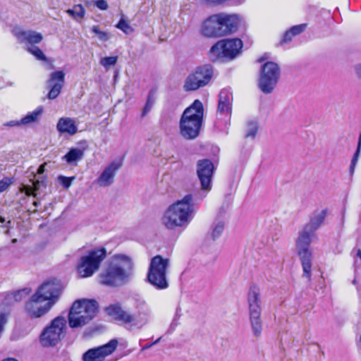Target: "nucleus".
Masks as SVG:
<instances>
[{"label": "nucleus", "mask_w": 361, "mask_h": 361, "mask_svg": "<svg viewBox=\"0 0 361 361\" xmlns=\"http://www.w3.org/2000/svg\"><path fill=\"white\" fill-rule=\"evenodd\" d=\"M136 309L137 312L132 314L119 305H111L106 308V312L115 320L123 324L128 330L133 331L141 329L148 324L152 315L151 308L143 300L137 302Z\"/></svg>", "instance_id": "obj_1"}, {"label": "nucleus", "mask_w": 361, "mask_h": 361, "mask_svg": "<svg viewBox=\"0 0 361 361\" xmlns=\"http://www.w3.org/2000/svg\"><path fill=\"white\" fill-rule=\"evenodd\" d=\"M133 267L130 257L123 254L114 255L99 274L100 283L112 287L122 286L129 280Z\"/></svg>", "instance_id": "obj_2"}, {"label": "nucleus", "mask_w": 361, "mask_h": 361, "mask_svg": "<svg viewBox=\"0 0 361 361\" xmlns=\"http://www.w3.org/2000/svg\"><path fill=\"white\" fill-rule=\"evenodd\" d=\"M194 212L193 196L188 194L165 211L161 218V223L166 228L171 230L183 226L191 220Z\"/></svg>", "instance_id": "obj_3"}, {"label": "nucleus", "mask_w": 361, "mask_h": 361, "mask_svg": "<svg viewBox=\"0 0 361 361\" xmlns=\"http://www.w3.org/2000/svg\"><path fill=\"white\" fill-rule=\"evenodd\" d=\"M239 23L240 19L236 15H213L204 21L201 33L207 37H219L235 31Z\"/></svg>", "instance_id": "obj_4"}, {"label": "nucleus", "mask_w": 361, "mask_h": 361, "mask_svg": "<svg viewBox=\"0 0 361 361\" xmlns=\"http://www.w3.org/2000/svg\"><path fill=\"white\" fill-rule=\"evenodd\" d=\"M204 108L202 103L196 99L183 113L180 120V133L186 140L196 138L202 125Z\"/></svg>", "instance_id": "obj_5"}, {"label": "nucleus", "mask_w": 361, "mask_h": 361, "mask_svg": "<svg viewBox=\"0 0 361 361\" xmlns=\"http://www.w3.org/2000/svg\"><path fill=\"white\" fill-rule=\"evenodd\" d=\"M98 304L94 300H75L68 312V322L71 329L81 328L89 324L96 316Z\"/></svg>", "instance_id": "obj_6"}, {"label": "nucleus", "mask_w": 361, "mask_h": 361, "mask_svg": "<svg viewBox=\"0 0 361 361\" xmlns=\"http://www.w3.org/2000/svg\"><path fill=\"white\" fill-rule=\"evenodd\" d=\"M247 305L249 313V322L251 326L252 335L255 338L261 336L263 324L261 318L262 314V300L261 292L259 287L252 286L247 293Z\"/></svg>", "instance_id": "obj_7"}, {"label": "nucleus", "mask_w": 361, "mask_h": 361, "mask_svg": "<svg viewBox=\"0 0 361 361\" xmlns=\"http://www.w3.org/2000/svg\"><path fill=\"white\" fill-rule=\"evenodd\" d=\"M170 260L158 255L151 259L147 271V281L158 290L166 289L169 286L167 270Z\"/></svg>", "instance_id": "obj_8"}, {"label": "nucleus", "mask_w": 361, "mask_h": 361, "mask_svg": "<svg viewBox=\"0 0 361 361\" xmlns=\"http://www.w3.org/2000/svg\"><path fill=\"white\" fill-rule=\"evenodd\" d=\"M314 233L306 229L305 227L299 232L296 240V250L301 261L303 276L311 281V269L312 254L310 246L312 240Z\"/></svg>", "instance_id": "obj_9"}, {"label": "nucleus", "mask_w": 361, "mask_h": 361, "mask_svg": "<svg viewBox=\"0 0 361 361\" xmlns=\"http://www.w3.org/2000/svg\"><path fill=\"white\" fill-rule=\"evenodd\" d=\"M243 42L239 38L224 39L214 44L209 51V56L212 61L222 59H233L240 52Z\"/></svg>", "instance_id": "obj_10"}, {"label": "nucleus", "mask_w": 361, "mask_h": 361, "mask_svg": "<svg viewBox=\"0 0 361 361\" xmlns=\"http://www.w3.org/2000/svg\"><path fill=\"white\" fill-rule=\"evenodd\" d=\"M67 320L64 317L54 318L40 335V342L44 347L54 346L66 336Z\"/></svg>", "instance_id": "obj_11"}, {"label": "nucleus", "mask_w": 361, "mask_h": 361, "mask_svg": "<svg viewBox=\"0 0 361 361\" xmlns=\"http://www.w3.org/2000/svg\"><path fill=\"white\" fill-rule=\"evenodd\" d=\"M106 255L104 247L96 248L89 251L87 255L82 256L77 266L78 274L82 277H90L96 272Z\"/></svg>", "instance_id": "obj_12"}, {"label": "nucleus", "mask_w": 361, "mask_h": 361, "mask_svg": "<svg viewBox=\"0 0 361 361\" xmlns=\"http://www.w3.org/2000/svg\"><path fill=\"white\" fill-rule=\"evenodd\" d=\"M213 76V69L210 65L199 66L185 78L183 90L185 92L195 91L207 85Z\"/></svg>", "instance_id": "obj_13"}, {"label": "nucleus", "mask_w": 361, "mask_h": 361, "mask_svg": "<svg viewBox=\"0 0 361 361\" xmlns=\"http://www.w3.org/2000/svg\"><path fill=\"white\" fill-rule=\"evenodd\" d=\"M280 76V68L274 62L265 63L261 68L258 86L264 94H270L275 88Z\"/></svg>", "instance_id": "obj_14"}, {"label": "nucleus", "mask_w": 361, "mask_h": 361, "mask_svg": "<svg viewBox=\"0 0 361 361\" xmlns=\"http://www.w3.org/2000/svg\"><path fill=\"white\" fill-rule=\"evenodd\" d=\"M63 290L61 281L56 279H51L43 282L35 293L53 307L59 300Z\"/></svg>", "instance_id": "obj_15"}, {"label": "nucleus", "mask_w": 361, "mask_h": 361, "mask_svg": "<svg viewBox=\"0 0 361 361\" xmlns=\"http://www.w3.org/2000/svg\"><path fill=\"white\" fill-rule=\"evenodd\" d=\"M118 345V340L114 338L106 344L90 348L82 354V360L104 361L106 357L112 355L116 351Z\"/></svg>", "instance_id": "obj_16"}, {"label": "nucleus", "mask_w": 361, "mask_h": 361, "mask_svg": "<svg viewBox=\"0 0 361 361\" xmlns=\"http://www.w3.org/2000/svg\"><path fill=\"white\" fill-rule=\"evenodd\" d=\"M214 170V164L209 159H201L197 163V174L201 183V188L205 192L203 197L212 189V178Z\"/></svg>", "instance_id": "obj_17"}, {"label": "nucleus", "mask_w": 361, "mask_h": 361, "mask_svg": "<svg viewBox=\"0 0 361 361\" xmlns=\"http://www.w3.org/2000/svg\"><path fill=\"white\" fill-rule=\"evenodd\" d=\"M44 302L35 293H34L29 301L25 305V310L31 316V317H40L47 314L52 307L47 302L44 305L42 303Z\"/></svg>", "instance_id": "obj_18"}, {"label": "nucleus", "mask_w": 361, "mask_h": 361, "mask_svg": "<svg viewBox=\"0 0 361 361\" xmlns=\"http://www.w3.org/2000/svg\"><path fill=\"white\" fill-rule=\"evenodd\" d=\"M65 82V73L63 71H58L50 74L49 79L47 81V86L49 89L48 98L56 99L61 92Z\"/></svg>", "instance_id": "obj_19"}, {"label": "nucleus", "mask_w": 361, "mask_h": 361, "mask_svg": "<svg viewBox=\"0 0 361 361\" xmlns=\"http://www.w3.org/2000/svg\"><path fill=\"white\" fill-rule=\"evenodd\" d=\"M13 33L20 43L25 44L27 47L34 46L42 42L43 37L39 32L34 30H24L20 27H16Z\"/></svg>", "instance_id": "obj_20"}, {"label": "nucleus", "mask_w": 361, "mask_h": 361, "mask_svg": "<svg viewBox=\"0 0 361 361\" xmlns=\"http://www.w3.org/2000/svg\"><path fill=\"white\" fill-rule=\"evenodd\" d=\"M121 166V164L114 161L104 169L97 179V183L102 187H106L114 183L116 171Z\"/></svg>", "instance_id": "obj_21"}, {"label": "nucleus", "mask_w": 361, "mask_h": 361, "mask_svg": "<svg viewBox=\"0 0 361 361\" xmlns=\"http://www.w3.org/2000/svg\"><path fill=\"white\" fill-rule=\"evenodd\" d=\"M232 101L233 94L230 90H222L219 94L218 112L221 114H230L231 112Z\"/></svg>", "instance_id": "obj_22"}, {"label": "nucleus", "mask_w": 361, "mask_h": 361, "mask_svg": "<svg viewBox=\"0 0 361 361\" xmlns=\"http://www.w3.org/2000/svg\"><path fill=\"white\" fill-rule=\"evenodd\" d=\"M57 130L61 134L73 135L78 132V127L73 118L62 117L59 118L56 125Z\"/></svg>", "instance_id": "obj_23"}, {"label": "nucleus", "mask_w": 361, "mask_h": 361, "mask_svg": "<svg viewBox=\"0 0 361 361\" xmlns=\"http://www.w3.org/2000/svg\"><path fill=\"white\" fill-rule=\"evenodd\" d=\"M327 214L326 209H323L320 212H314L310 217V221L307 223L304 227L309 230L310 232H314L321 226L324 223Z\"/></svg>", "instance_id": "obj_24"}, {"label": "nucleus", "mask_w": 361, "mask_h": 361, "mask_svg": "<svg viewBox=\"0 0 361 361\" xmlns=\"http://www.w3.org/2000/svg\"><path fill=\"white\" fill-rule=\"evenodd\" d=\"M44 108L42 106H38L35 110L28 113L26 116L20 120L22 126L32 124L37 121L39 117L42 114Z\"/></svg>", "instance_id": "obj_25"}, {"label": "nucleus", "mask_w": 361, "mask_h": 361, "mask_svg": "<svg viewBox=\"0 0 361 361\" xmlns=\"http://www.w3.org/2000/svg\"><path fill=\"white\" fill-rule=\"evenodd\" d=\"M84 157V149L80 148H71L68 153L64 155L63 159L68 164H73L74 162L80 161Z\"/></svg>", "instance_id": "obj_26"}, {"label": "nucleus", "mask_w": 361, "mask_h": 361, "mask_svg": "<svg viewBox=\"0 0 361 361\" xmlns=\"http://www.w3.org/2000/svg\"><path fill=\"white\" fill-rule=\"evenodd\" d=\"M225 224L223 221L217 220L214 222L211 236L213 240L218 239L224 231Z\"/></svg>", "instance_id": "obj_27"}, {"label": "nucleus", "mask_w": 361, "mask_h": 361, "mask_svg": "<svg viewBox=\"0 0 361 361\" xmlns=\"http://www.w3.org/2000/svg\"><path fill=\"white\" fill-rule=\"evenodd\" d=\"M67 13L74 19L83 18L85 14V10L81 4L75 5L73 8L68 9Z\"/></svg>", "instance_id": "obj_28"}, {"label": "nucleus", "mask_w": 361, "mask_h": 361, "mask_svg": "<svg viewBox=\"0 0 361 361\" xmlns=\"http://www.w3.org/2000/svg\"><path fill=\"white\" fill-rule=\"evenodd\" d=\"M258 130V125L256 121H250L247 124L245 137L246 138L254 139Z\"/></svg>", "instance_id": "obj_29"}, {"label": "nucleus", "mask_w": 361, "mask_h": 361, "mask_svg": "<svg viewBox=\"0 0 361 361\" xmlns=\"http://www.w3.org/2000/svg\"><path fill=\"white\" fill-rule=\"evenodd\" d=\"M154 92L150 91L148 94L147 102L142 109L141 116L145 117L152 109L154 104Z\"/></svg>", "instance_id": "obj_30"}, {"label": "nucleus", "mask_w": 361, "mask_h": 361, "mask_svg": "<svg viewBox=\"0 0 361 361\" xmlns=\"http://www.w3.org/2000/svg\"><path fill=\"white\" fill-rule=\"evenodd\" d=\"M27 50L39 61H47L48 59L43 51L36 46L27 47Z\"/></svg>", "instance_id": "obj_31"}, {"label": "nucleus", "mask_w": 361, "mask_h": 361, "mask_svg": "<svg viewBox=\"0 0 361 361\" xmlns=\"http://www.w3.org/2000/svg\"><path fill=\"white\" fill-rule=\"evenodd\" d=\"M118 61V56H109L102 58L100 64L106 69L109 70L111 66H114Z\"/></svg>", "instance_id": "obj_32"}, {"label": "nucleus", "mask_w": 361, "mask_h": 361, "mask_svg": "<svg viewBox=\"0 0 361 361\" xmlns=\"http://www.w3.org/2000/svg\"><path fill=\"white\" fill-rule=\"evenodd\" d=\"M91 31L96 34L99 39L102 41L106 42L110 39V35L108 32L101 31L99 27L97 25L92 26Z\"/></svg>", "instance_id": "obj_33"}, {"label": "nucleus", "mask_w": 361, "mask_h": 361, "mask_svg": "<svg viewBox=\"0 0 361 361\" xmlns=\"http://www.w3.org/2000/svg\"><path fill=\"white\" fill-rule=\"evenodd\" d=\"M116 27L122 30L126 34H130L133 32V29L132 28V27L123 18H121L119 20V22L116 25Z\"/></svg>", "instance_id": "obj_34"}, {"label": "nucleus", "mask_w": 361, "mask_h": 361, "mask_svg": "<svg viewBox=\"0 0 361 361\" xmlns=\"http://www.w3.org/2000/svg\"><path fill=\"white\" fill-rule=\"evenodd\" d=\"M32 185H34V188L35 190H39L42 188H46L47 186V178L45 176H42L39 177L36 180H33Z\"/></svg>", "instance_id": "obj_35"}, {"label": "nucleus", "mask_w": 361, "mask_h": 361, "mask_svg": "<svg viewBox=\"0 0 361 361\" xmlns=\"http://www.w3.org/2000/svg\"><path fill=\"white\" fill-rule=\"evenodd\" d=\"M59 183L63 185V187L66 189H68L75 179V177H66L63 176H59Z\"/></svg>", "instance_id": "obj_36"}, {"label": "nucleus", "mask_w": 361, "mask_h": 361, "mask_svg": "<svg viewBox=\"0 0 361 361\" xmlns=\"http://www.w3.org/2000/svg\"><path fill=\"white\" fill-rule=\"evenodd\" d=\"M28 293L29 291L26 288L20 290L13 293V298L16 302L20 301L28 294Z\"/></svg>", "instance_id": "obj_37"}, {"label": "nucleus", "mask_w": 361, "mask_h": 361, "mask_svg": "<svg viewBox=\"0 0 361 361\" xmlns=\"http://www.w3.org/2000/svg\"><path fill=\"white\" fill-rule=\"evenodd\" d=\"M306 28V24H300L293 26L290 30H291L293 36L302 33Z\"/></svg>", "instance_id": "obj_38"}, {"label": "nucleus", "mask_w": 361, "mask_h": 361, "mask_svg": "<svg viewBox=\"0 0 361 361\" xmlns=\"http://www.w3.org/2000/svg\"><path fill=\"white\" fill-rule=\"evenodd\" d=\"M94 4L98 8L103 11L106 10L109 7L108 4L105 0H97Z\"/></svg>", "instance_id": "obj_39"}, {"label": "nucleus", "mask_w": 361, "mask_h": 361, "mask_svg": "<svg viewBox=\"0 0 361 361\" xmlns=\"http://www.w3.org/2000/svg\"><path fill=\"white\" fill-rule=\"evenodd\" d=\"M24 192L25 193L26 195L27 196H34V197H36V194L35 193V192L36 191L34 188V185H32V186H30V185H25L24 186Z\"/></svg>", "instance_id": "obj_40"}, {"label": "nucleus", "mask_w": 361, "mask_h": 361, "mask_svg": "<svg viewBox=\"0 0 361 361\" xmlns=\"http://www.w3.org/2000/svg\"><path fill=\"white\" fill-rule=\"evenodd\" d=\"M293 37H294V36L290 30L286 31L283 35L282 42L287 43V42H290L292 39Z\"/></svg>", "instance_id": "obj_41"}, {"label": "nucleus", "mask_w": 361, "mask_h": 361, "mask_svg": "<svg viewBox=\"0 0 361 361\" xmlns=\"http://www.w3.org/2000/svg\"><path fill=\"white\" fill-rule=\"evenodd\" d=\"M206 4L213 6L221 5L228 0H203Z\"/></svg>", "instance_id": "obj_42"}, {"label": "nucleus", "mask_w": 361, "mask_h": 361, "mask_svg": "<svg viewBox=\"0 0 361 361\" xmlns=\"http://www.w3.org/2000/svg\"><path fill=\"white\" fill-rule=\"evenodd\" d=\"M10 183L7 180H1L0 181V192L5 191L9 186Z\"/></svg>", "instance_id": "obj_43"}, {"label": "nucleus", "mask_w": 361, "mask_h": 361, "mask_svg": "<svg viewBox=\"0 0 361 361\" xmlns=\"http://www.w3.org/2000/svg\"><path fill=\"white\" fill-rule=\"evenodd\" d=\"M357 161H358L357 159H355L353 157L351 160V163H350V169H349L350 174L351 176L354 173L355 169L356 164L357 163Z\"/></svg>", "instance_id": "obj_44"}, {"label": "nucleus", "mask_w": 361, "mask_h": 361, "mask_svg": "<svg viewBox=\"0 0 361 361\" xmlns=\"http://www.w3.org/2000/svg\"><path fill=\"white\" fill-rule=\"evenodd\" d=\"M22 126V124L20 123L19 121H10L8 122L4 123V126H8V127H14V126Z\"/></svg>", "instance_id": "obj_45"}, {"label": "nucleus", "mask_w": 361, "mask_h": 361, "mask_svg": "<svg viewBox=\"0 0 361 361\" xmlns=\"http://www.w3.org/2000/svg\"><path fill=\"white\" fill-rule=\"evenodd\" d=\"M161 339V337H159V338H157L154 342L153 343H147L145 345H144L142 348V350H147L149 348H150L151 347H152L154 345L158 343L160 340Z\"/></svg>", "instance_id": "obj_46"}, {"label": "nucleus", "mask_w": 361, "mask_h": 361, "mask_svg": "<svg viewBox=\"0 0 361 361\" xmlns=\"http://www.w3.org/2000/svg\"><path fill=\"white\" fill-rule=\"evenodd\" d=\"M355 70L357 78L361 80V63L355 66Z\"/></svg>", "instance_id": "obj_47"}, {"label": "nucleus", "mask_w": 361, "mask_h": 361, "mask_svg": "<svg viewBox=\"0 0 361 361\" xmlns=\"http://www.w3.org/2000/svg\"><path fill=\"white\" fill-rule=\"evenodd\" d=\"M45 171V164H42L39 166L37 169V174L42 175Z\"/></svg>", "instance_id": "obj_48"}, {"label": "nucleus", "mask_w": 361, "mask_h": 361, "mask_svg": "<svg viewBox=\"0 0 361 361\" xmlns=\"http://www.w3.org/2000/svg\"><path fill=\"white\" fill-rule=\"evenodd\" d=\"M360 149L361 148H359V147H357V149L353 155V158H355V159H357L359 158V156H360Z\"/></svg>", "instance_id": "obj_49"}, {"label": "nucleus", "mask_w": 361, "mask_h": 361, "mask_svg": "<svg viewBox=\"0 0 361 361\" xmlns=\"http://www.w3.org/2000/svg\"><path fill=\"white\" fill-rule=\"evenodd\" d=\"M357 147H359V148H361V133H360V135H359Z\"/></svg>", "instance_id": "obj_50"}, {"label": "nucleus", "mask_w": 361, "mask_h": 361, "mask_svg": "<svg viewBox=\"0 0 361 361\" xmlns=\"http://www.w3.org/2000/svg\"><path fill=\"white\" fill-rule=\"evenodd\" d=\"M2 361H18V360L15 358H7V359H4Z\"/></svg>", "instance_id": "obj_51"}, {"label": "nucleus", "mask_w": 361, "mask_h": 361, "mask_svg": "<svg viewBox=\"0 0 361 361\" xmlns=\"http://www.w3.org/2000/svg\"><path fill=\"white\" fill-rule=\"evenodd\" d=\"M6 221V219L4 217L0 216V222L4 224Z\"/></svg>", "instance_id": "obj_52"}, {"label": "nucleus", "mask_w": 361, "mask_h": 361, "mask_svg": "<svg viewBox=\"0 0 361 361\" xmlns=\"http://www.w3.org/2000/svg\"><path fill=\"white\" fill-rule=\"evenodd\" d=\"M357 255V256L360 258V259H361V250H358Z\"/></svg>", "instance_id": "obj_53"}, {"label": "nucleus", "mask_w": 361, "mask_h": 361, "mask_svg": "<svg viewBox=\"0 0 361 361\" xmlns=\"http://www.w3.org/2000/svg\"><path fill=\"white\" fill-rule=\"evenodd\" d=\"M33 204H34V205H35V206H36V207H37V204H38L37 202H34V203H33Z\"/></svg>", "instance_id": "obj_54"}, {"label": "nucleus", "mask_w": 361, "mask_h": 361, "mask_svg": "<svg viewBox=\"0 0 361 361\" xmlns=\"http://www.w3.org/2000/svg\"><path fill=\"white\" fill-rule=\"evenodd\" d=\"M81 310V312H82V313H81V314H82V315H84V314H85L84 311H83L84 310Z\"/></svg>", "instance_id": "obj_55"}, {"label": "nucleus", "mask_w": 361, "mask_h": 361, "mask_svg": "<svg viewBox=\"0 0 361 361\" xmlns=\"http://www.w3.org/2000/svg\"><path fill=\"white\" fill-rule=\"evenodd\" d=\"M353 284H355V283H356V280H354V281H353Z\"/></svg>", "instance_id": "obj_56"}, {"label": "nucleus", "mask_w": 361, "mask_h": 361, "mask_svg": "<svg viewBox=\"0 0 361 361\" xmlns=\"http://www.w3.org/2000/svg\"><path fill=\"white\" fill-rule=\"evenodd\" d=\"M16 239L13 240V243H16Z\"/></svg>", "instance_id": "obj_57"}]
</instances>
